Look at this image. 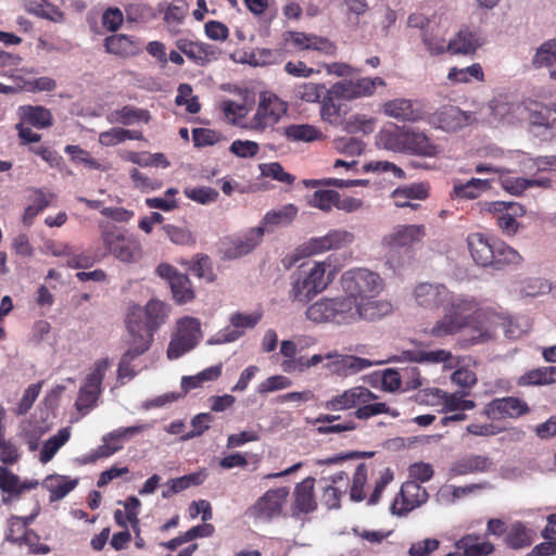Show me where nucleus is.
<instances>
[{
	"label": "nucleus",
	"instance_id": "obj_6",
	"mask_svg": "<svg viewBox=\"0 0 556 556\" xmlns=\"http://www.w3.org/2000/svg\"><path fill=\"white\" fill-rule=\"evenodd\" d=\"M287 112V104L271 93H263L256 108L254 116L243 128L263 131L267 127L277 124L280 117Z\"/></svg>",
	"mask_w": 556,
	"mask_h": 556
},
{
	"label": "nucleus",
	"instance_id": "obj_22",
	"mask_svg": "<svg viewBox=\"0 0 556 556\" xmlns=\"http://www.w3.org/2000/svg\"><path fill=\"white\" fill-rule=\"evenodd\" d=\"M374 397L376 396L369 390L365 388H354L328 401L326 408L332 410L348 409L358 404L366 403Z\"/></svg>",
	"mask_w": 556,
	"mask_h": 556
},
{
	"label": "nucleus",
	"instance_id": "obj_17",
	"mask_svg": "<svg viewBox=\"0 0 556 556\" xmlns=\"http://www.w3.org/2000/svg\"><path fill=\"white\" fill-rule=\"evenodd\" d=\"M376 298L368 296L357 302L356 323L359 320L375 321L391 314L393 309L392 304Z\"/></svg>",
	"mask_w": 556,
	"mask_h": 556
},
{
	"label": "nucleus",
	"instance_id": "obj_14",
	"mask_svg": "<svg viewBox=\"0 0 556 556\" xmlns=\"http://www.w3.org/2000/svg\"><path fill=\"white\" fill-rule=\"evenodd\" d=\"M422 225H400L383 237L382 243L390 249L410 248L425 237Z\"/></svg>",
	"mask_w": 556,
	"mask_h": 556
},
{
	"label": "nucleus",
	"instance_id": "obj_30",
	"mask_svg": "<svg viewBox=\"0 0 556 556\" xmlns=\"http://www.w3.org/2000/svg\"><path fill=\"white\" fill-rule=\"evenodd\" d=\"M334 323L338 325H351L356 323L357 302L344 294L333 298Z\"/></svg>",
	"mask_w": 556,
	"mask_h": 556
},
{
	"label": "nucleus",
	"instance_id": "obj_48",
	"mask_svg": "<svg viewBox=\"0 0 556 556\" xmlns=\"http://www.w3.org/2000/svg\"><path fill=\"white\" fill-rule=\"evenodd\" d=\"M334 97L328 94L324 98L320 115L324 122L338 126L342 123L341 106L334 102Z\"/></svg>",
	"mask_w": 556,
	"mask_h": 556
},
{
	"label": "nucleus",
	"instance_id": "obj_42",
	"mask_svg": "<svg viewBox=\"0 0 556 556\" xmlns=\"http://www.w3.org/2000/svg\"><path fill=\"white\" fill-rule=\"evenodd\" d=\"M222 374V364L204 369L195 376L182 377L181 388L185 392L201 387L204 382L216 380Z\"/></svg>",
	"mask_w": 556,
	"mask_h": 556
},
{
	"label": "nucleus",
	"instance_id": "obj_19",
	"mask_svg": "<svg viewBox=\"0 0 556 556\" xmlns=\"http://www.w3.org/2000/svg\"><path fill=\"white\" fill-rule=\"evenodd\" d=\"M470 114L454 105H446L434 113L439 127L446 131H456L470 123Z\"/></svg>",
	"mask_w": 556,
	"mask_h": 556
},
{
	"label": "nucleus",
	"instance_id": "obj_63",
	"mask_svg": "<svg viewBox=\"0 0 556 556\" xmlns=\"http://www.w3.org/2000/svg\"><path fill=\"white\" fill-rule=\"evenodd\" d=\"M336 148L339 152L349 155H358L364 150V143L356 138H340L336 140Z\"/></svg>",
	"mask_w": 556,
	"mask_h": 556
},
{
	"label": "nucleus",
	"instance_id": "obj_3",
	"mask_svg": "<svg viewBox=\"0 0 556 556\" xmlns=\"http://www.w3.org/2000/svg\"><path fill=\"white\" fill-rule=\"evenodd\" d=\"M340 286L344 294L359 302L368 296H377L383 290V280L378 273L359 267L344 271Z\"/></svg>",
	"mask_w": 556,
	"mask_h": 556
},
{
	"label": "nucleus",
	"instance_id": "obj_8",
	"mask_svg": "<svg viewBox=\"0 0 556 556\" xmlns=\"http://www.w3.org/2000/svg\"><path fill=\"white\" fill-rule=\"evenodd\" d=\"M498 327L504 329V334L508 339L519 338L522 332L511 319H506L497 314H488L485 323L473 329L477 334L466 337L464 342L466 344L485 343L494 338Z\"/></svg>",
	"mask_w": 556,
	"mask_h": 556
},
{
	"label": "nucleus",
	"instance_id": "obj_21",
	"mask_svg": "<svg viewBox=\"0 0 556 556\" xmlns=\"http://www.w3.org/2000/svg\"><path fill=\"white\" fill-rule=\"evenodd\" d=\"M468 247L473 261L483 267L494 264L493 242L481 233H472L468 237Z\"/></svg>",
	"mask_w": 556,
	"mask_h": 556
},
{
	"label": "nucleus",
	"instance_id": "obj_5",
	"mask_svg": "<svg viewBox=\"0 0 556 556\" xmlns=\"http://www.w3.org/2000/svg\"><path fill=\"white\" fill-rule=\"evenodd\" d=\"M101 239L109 252L121 262L135 263L141 257L140 243L135 238L119 231L116 227H106L102 230Z\"/></svg>",
	"mask_w": 556,
	"mask_h": 556
},
{
	"label": "nucleus",
	"instance_id": "obj_16",
	"mask_svg": "<svg viewBox=\"0 0 556 556\" xmlns=\"http://www.w3.org/2000/svg\"><path fill=\"white\" fill-rule=\"evenodd\" d=\"M260 318V314L244 315L241 313H236L230 318V323L236 329H225L224 332H220L215 338H212L208 343L223 344L236 341L243 333L239 330V328H253Z\"/></svg>",
	"mask_w": 556,
	"mask_h": 556
},
{
	"label": "nucleus",
	"instance_id": "obj_39",
	"mask_svg": "<svg viewBox=\"0 0 556 556\" xmlns=\"http://www.w3.org/2000/svg\"><path fill=\"white\" fill-rule=\"evenodd\" d=\"M168 285L177 303L184 304L193 300L194 292L187 275L179 273Z\"/></svg>",
	"mask_w": 556,
	"mask_h": 556
},
{
	"label": "nucleus",
	"instance_id": "obj_53",
	"mask_svg": "<svg viewBox=\"0 0 556 556\" xmlns=\"http://www.w3.org/2000/svg\"><path fill=\"white\" fill-rule=\"evenodd\" d=\"M26 119L38 128H46L52 124V115L50 111L43 106H29L26 113Z\"/></svg>",
	"mask_w": 556,
	"mask_h": 556
},
{
	"label": "nucleus",
	"instance_id": "obj_36",
	"mask_svg": "<svg viewBox=\"0 0 556 556\" xmlns=\"http://www.w3.org/2000/svg\"><path fill=\"white\" fill-rule=\"evenodd\" d=\"M326 459L317 460L319 465H326V468L321 470L320 482L325 483L326 486H332L337 483L349 482V471L343 468H339L344 460H338L336 463H326Z\"/></svg>",
	"mask_w": 556,
	"mask_h": 556
},
{
	"label": "nucleus",
	"instance_id": "obj_49",
	"mask_svg": "<svg viewBox=\"0 0 556 556\" xmlns=\"http://www.w3.org/2000/svg\"><path fill=\"white\" fill-rule=\"evenodd\" d=\"M435 27L437 26H432L430 29L422 33V42L430 54H441L447 50L445 40L441 37L439 29H435Z\"/></svg>",
	"mask_w": 556,
	"mask_h": 556
},
{
	"label": "nucleus",
	"instance_id": "obj_11",
	"mask_svg": "<svg viewBox=\"0 0 556 556\" xmlns=\"http://www.w3.org/2000/svg\"><path fill=\"white\" fill-rule=\"evenodd\" d=\"M126 326L130 337L128 350L141 349L143 354L153 341V331L146 327L142 307L136 306L130 309Z\"/></svg>",
	"mask_w": 556,
	"mask_h": 556
},
{
	"label": "nucleus",
	"instance_id": "obj_28",
	"mask_svg": "<svg viewBox=\"0 0 556 556\" xmlns=\"http://www.w3.org/2000/svg\"><path fill=\"white\" fill-rule=\"evenodd\" d=\"M532 64L535 68H546L556 79V39L547 40L536 49Z\"/></svg>",
	"mask_w": 556,
	"mask_h": 556
},
{
	"label": "nucleus",
	"instance_id": "obj_20",
	"mask_svg": "<svg viewBox=\"0 0 556 556\" xmlns=\"http://www.w3.org/2000/svg\"><path fill=\"white\" fill-rule=\"evenodd\" d=\"M265 232V228L256 227L251 229L243 238L231 241L230 245L225 250V257L238 258L249 254L254 250Z\"/></svg>",
	"mask_w": 556,
	"mask_h": 556
},
{
	"label": "nucleus",
	"instance_id": "obj_1",
	"mask_svg": "<svg viewBox=\"0 0 556 556\" xmlns=\"http://www.w3.org/2000/svg\"><path fill=\"white\" fill-rule=\"evenodd\" d=\"M486 316L488 314L477 311V304L475 301L463 296H453L451 294L450 300L444 304L443 317L435 323L430 330V333L433 337L441 338L454 334L462 329L469 327V331L462 338V344L464 346H469L470 344H466L464 339L466 337L477 334L473 332V329L476 327H481L485 323Z\"/></svg>",
	"mask_w": 556,
	"mask_h": 556
},
{
	"label": "nucleus",
	"instance_id": "obj_47",
	"mask_svg": "<svg viewBox=\"0 0 556 556\" xmlns=\"http://www.w3.org/2000/svg\"><path fill=\"white\" fill-rule=\"evenodd\" d=\"M488 459L483 456L476 455L466 458H462L456 462L452 470L457 475H465L473 471H482L486 468Z\"/></svg>",
	"mask_w": 556,
	"mask_h": 556
},
{
	"label": "nucleus",
	"instance_id": "obj_4",
	"mask_svg": "<svg viewBox=\"0 0 556 556\" xmlns=\"http://www.w3.org/2000/svg\"><path fill=\"white\" fill-rule=\"evenodd\" d=\"M388 148L422 157H437L441 153L438 144L424 131L414 127L397 128L391 136Z\"/></svg>",
	"mask_w": 556,
	"mask_h": 556
},
{
	"label": "nucleus",
	"instance_id": "obj_15",
	"mask_svg": "<svg viewBox=\"0 0 556 556\" xmlns=\"http://www.w3.org/2000/svg\"><path fill=\"white\" fill-rule=\"evenodd\" d=\"M399 359L415 362V363H428V364H440L443 363L445 367L452 368L456 364L451 352L446 350H433L428 351L420 343L413 350H406L397 356Z\"/></svg>",
	"mask_w": 556,
	"mask_h": 556
},
{
	"label": "nucleus",
	"instance_id": "obj_29",
	"mask_svg": "<svg viewBox=\"0 0 556 556\" xmlns=\"http://www.w3.org/2000/svg\"><path fill=\"white\" fill-rule=\"evenodd\" d=\"M481 46L476 34L469 30H459L447 43V51L452 54H470Z\"/></svg>",
	"mask_w": 556,
	"mask_h": 556
},
{
	"label": "nucleus",
	"instance_id": "obj_23",
	"mask_svg": "<svg viewBox=\"0 0 556 556\" xmlns=\"http://www.w3.org/2000/svg\"><path fill=\"white\" fill-rule=\"evenodd\" d=\"M353 233L346 230H333L325 237L313 239L309 243L311 253H321L330 249H339L352 243Z\"/></svg>",
	"mask_w": 556,
	"mask_h": 556
},
{
	"label": "nucleus",
	"instance_id": "obj_2",
	"mask_svg": "<svg viewBox=\"0 0 556 556\" xmlns=\"http://www.w3.org/2000/svg\"><path fill=\"white\" fill-rule=\"evenodd\" d=\"M334 275L336 270L329 262L302 264L291 276L289 298L293 302L306 303L323 292L331 283Z\"/></svg>",
	"mask_w": 556,
	"mask_h": 556
},
{
	"label": "nucleus",
	"instance_id": "obj_45",
	"mask_svg": "<svg viewBox=\"0 0 556 556\" xmlns=\"http://www.w3.org/2000/svg\"><path fill=\"white\" fill-rule=\"evenodd\" d=\"M115 121L123 125H130L134 122L142 121L149 123L151 115L147 110L137 109L130 105H125L115 113Z\"/></svg>",
	"mask_w": 556,
	"mask_h": 556
},
{
	"label": "nucleus",
	"instance_id": "obj_32",
	"mask_svg": "<svg viewBox=\"0 0 556 556\" xmlns=\"http://www.w3.org/2000/svg\"><path fill=\"white\" fill-rule=\"evenodd\" d=\"M489 110L494 119H504L511 115V118H519L523 116L526 105L522 103H509L501 98L493 99L489 103Z\"/></svg>",
	"mask_w": 556,
	"mask_h": 556
},
{
	"label": "nucleus",
	"instance_id": "obj_61",
	"mask_svg": "<svg viewBox=\"0 0 556 556\" xmlns=\"http://www.w3.org/2000/svg\"><path fill=\"white\" fill-rule=\"evenodd\" d=\"M220 134L207 128L192 130V139L195 147L213 146L220 140Z\"/></svg>",
	"mask_w": 556,
	"mask_h": 556
},
{
	"label": "nucleus",
	"instance_id": "obj_37",
	"mask_svg": "<svg viewBox=\"0 0 556 556\" xmlns=\"http://www.w3.org/2000/svg\"><path fill=\"white\" fill-rule=\"evenodd\" d=\"M35 518V515L29 517H12L9 520V528L5 533V540L12 543L22 544L29 532V522Z\"/></svg>",
	"mask_w": 556,
	"mask_h": 556
},
{
	"label": "nucleus",
	"instance_id": "obj_52",
	"mask_svg": "<svg viewBox=\"0 0 556 556\" xmlns=\"http://www.w3.org/2000/svg\"><path fill=\"white\" fill-rule=\"evenodd\" d=\"M338 200V192L334 190H317L313 193L308 203L323 211H329L336 206Z\"/></svg>",
	"mask_w": 556,
	"mask_h": 556
},
{
	"label": "nucleus",
	"instance_id": "obj_40",
	"mask_svg": "<svg viewBox=\"0 0 556 556\" xmlns=\"http://www.w3.org/2000/svg\"><path fill=\"white\" fill-rule=\"evenodd\" d=\"M493 249L494 264L492 266L496 269H501L504 265L518 264L521 261L520 254L502 241H493Z\"/></svg>",
	"mask_w": 556,
	"mask_h": 556
},
{
	"label": "nucleus",
	"instance_id": "obj_51",
	"mask_svg": "<svg viewBox=\"0 0 556 556\" xmlns=\"http://www.w3.org/2000/svg\"><path fill=\"white\" fill-rule=\"evenodd\" d=\"M260 170L262 176L270 177L277 181L285 182L288 185L293 184L295 179L294 176L285 172L282 166L277 162L261 164Z\"/></svg>",
	"mask_w": 556,
	"mask_h": 556
},
{
	"label": "nucleus",
	"instance_id": "obj_50",
	"mask_svg": "<svg viewBox=\"0 0 556 556\" xmlns=\"http://www.w3.org/2000/svg\"><path fill=\"white\" fill-rule=\"evenodd\" d=\"M506 543L511 548H522L531 545L532 538L522 525H515L506 536Z\"/></svg>",
	"mask_w": 556,
	"mask_h": 556
},
{
	"label": "nucleus",
	"instance_id": "obj_38",
	"mask_svg": "<svg viewBox=\"0 0 556 556\" xmlns=\"http://www.w3.org/2000/svg\"><path fill=\"white\" fill-rule=\"evenodd\" d=\"M314 489H295V498L292 505V516L299 517L314 511L317 508Z\"/></svg>",
	"mask_w": 556,
	"mask_h": 556
},
{
	"label": "nucleus",
	"instance_id": "obj_27",
	"mask_svg": "<svg viewBox=\"0 0 556 556\" xmlns=\"http://www.w3.org/2000/svg\"><path fill=\"white\" fill-rule=\"evenodd\" d=\"M457 551H462L466 556H489L494 551V545L489 541L480 542L478 534H466L455 542Z\"/></svg>",
	"mask_w": 556,
	"mask_h": 556
},
{
	"label": "nucleus",
	"instance_id": "obj_12",
	"mask_svg": "<svg viewBox=\"0 0 556 556\" xmlns=\"http://www.w3.org/2000/svg\"><path fill=\"white\" fill-rule=\"evenodd\" d=\"M413 294L417 305L427 309L444 306L451 298V292L444 285L429 282L418 283Z\"/></svg>",
	"mask_w": 556,
	"mask_h": 556
},
{
	"label": "nucleus",
	"instance_id": "obj_25",
	"mask_svg": "<svg viewBox=\"0 0 556 556\" xmlns=\"http://www.w3.org/2000/svg\"><path fill=\"white\" fill-rule=\"evenodd\" d=\"M383 112L386 115L408 122H415L421 118V111L415 109L410 100L394 99L383 104Z\"/></svg>",
	"mask_w": 556,
	"mask_h": 556
},
{
	"label": "nucleus",
	"instance_id": "obj_60",
	"mask_svg": "<svg viewBox=\"0 0 556 556\" xmlns=\"http://www.w3.org/2000/svg\"><path fill=\"white\" fill-rule=\"evenodd\" d=\"M258 149V144L251 140H235L229 147V151L232 154L242 159L255 156Z\"/></svg>",
	"mask_w": 556,
	"mask_h": 556
},
{
	"label": "nucleus",
	"instance_id": "obj_33",
	"mask_svg": "<svg viewBox=\"0 0 556 556\" xmlns=\"http://www.w3.org/2000/svg\"><path fill=\"white\" fill-rule=\"evenodd\" d=\"M333 298H324L306 309V317L315 323H334Z\"/></svg>",
	"mask_w": 556,
	"mask_h": 556
},
{
	"label": "nucleus",
	"instance_id": "obj_62",
	"mask_svg": "<svg viewBox=\"0 0 556 556\" xmlns=\"http://www.w3.org/2000/svg\"><path fill=\"white\" fill-rule=\"evenodd\" d=\"M222 110L225 117L232 125H240L238 118L244 117L247 109L242 104H238L235 101L226 100L222 103Z\"/></svg>",
	"mask_w": 556,
	"mask_h": 556
},
{
	"label": "nucleus",
	"instance_id": "obj_46",
	"mask_svg": "<svg viewBox=\"0 0 556 556\" xmlns=\"http://www.w3.org/2000/svg\"><path fill=\"white\" fill-rule=\"evenodd\" d=\"M489 188V180L471 178L466 184L456 185L454 187V193L457 197L465 199H476L481 191Z\"/></svg>",
	"mask_w": 556,
	"mask_h": 556
},
{
	"label": "nucleus",
	"instance_id": "obj_57",
	"mask_svg": "<svg viewBox=\"0 0 556 556\" xmlns=\"http://www.w3.org/2000/svg\"><path fill=\"white\" fill-rule=\"evenodd\" d=\"M42 387V381L30 384L24 392V395L15 408V413L18 416L26 415L31 408L34 402L38 397Z\"/></svg>",
	"mask_w": 556,
	"mask_h": 556
},
{
	"label": "nucleus",
	"instance_id": "obj_18",
	"mask_svg": "<svg viewBox=\"0 0 556 556\" xmlns=\"http://www.w3.org/2000/svg\"><path fill=\"white\" fill-rule=\"evenodd\" d=\"M427 498V489H400L391 506L392 513L404 515L420 506Z\"/></svg>",
	"mask_w": 556,
	"mask_h": 556
},
{
	"label": "nucleus",
	"instance_id": "obj_44",
	"mask_svg": "<svg viewBox=\"0 0 556 556\" xmlns=\"http://www.w3.org/2000/svg\"><path fill=\"white\" fill-rule=\"evenodd\" d=\"M105 48L108 52L122 56L132 54L135 51L132 40L126 35H113L106 37Z\"/></svg>",
	"mask_w": 556,
	"mask_h": 556
},
{
	"label": "nucleus",
	"instance_id": "obj_56",
	"mask_svg": "<svg viewBox=\"0 0 556 556\" xmlns=\"http://www.w3.org/2000/svg\"><path fill=\"white\" fill-rule=\"evenodd\" d=\"M184 193L187 198L201 204L214 202L218 198V191L211 187L186 188Z\"/></svg>",
	"mask_w": 556,
	"mask_h": 556
},
{
	"label": "nucleus",
	"instance_id": "obj_64",
	"mask_svg": "<svg viewBox=\"0 0 556 556\" xmlns=\"http://www.w3.org/2000/svg\"><path fill=\"white\" fill-rule=\"evenodd\" d=\"M440 542L437 539H425L418 541L409 547V554L412 556H429L432 552L438 549Z\"/></svg>",
	"mask_w": 556,
	"mask_h": 556
},
{
	"label": "nucleus",
	"instance_id": "obj_43",
	"mask_svg": "<svg viewBox=\"0 0 556 556\" xmlns=\"http://www.w3.org/2000/svg\"><path fill=\"white\" fill-rule=\"evenodd\" d=\"M291 40L294 46L302 49L329 51L331 48V45L327 39L317 37L315 35H306L304 33H291Z\"/></svg>",
	"mask_w": 556,
	"mask_h": 556
},
{
	"label": "nucleus",
	"instance_id": "obj_54",
	"mask_svg": "<svg viewBox=\"0 0 556 556\" xmlns=\"http://www.w3.org/2000/svg\"><path fill=\"white\" fill-rule=\"evenodd\" d=\"M206 477V469H201L179 478H170L164 483V486H198L205 482Z\"/></svg>",
	"mask_w": 556,
	"mask_h": 556
},
{
	"label": "nucleus",
	"instance_id": "obj_59",
	"mask_svg": "<svg viewBox=\"0 0 556 556\" xmlns=\"http://www.w3.org/2000/svg\"><path fill=\"white\" fill-rule=\"evenodd\" d=\"M129 160L139 166H162L167 167L169 162L163 153H131Z\"/></svg>",
	"mask_w": 556,
	"mask_h": 556
},
{
	"label": "nucleus",
	"instance_id": "obj_34",
	"mask_svg": "<svg viewBox=\"0 0 556 556\" xmlns=\"http://www.w3.org/2000/svg\"><path fill=\"white\" fill-rule=\"evenodd\" d=\"M142 311L146 327L153 332L165 321L167 316L165 304L157 300H150Z\"/></svg>",
	"mask_w": 556,
	"mask_h": 556
},
{
	"label": "nucleus",
	"instance_id": "obj_35",
	"mask_svg": "<svg viewBox=\"0 0 556 556\" xmlns=\"http://www.w3.org/2000/svg\"><path fill=\"white\" fill-rule=\"evenodd\" d=\"M283 134L290 141L312 142L319 140L323 137V134L319 129L308 124L289 125L285 128Z\"/></svg>",
	"mask_w": 556,
	"mask_h": 556
},
{
	"label": "nucleus",
	"instance_id": "obj_31",
	"mask_svg": "<svg viewBox=\"0 0 556 556\" xmlns=\"http://www.w3.org/2000/svg\"><path fill=\"white\" fill-rule=\"evenodd\" d=\"M325 357L330 359L336 358L333 362V364L337 366L336 370L343 371L344 375H353L363 370L364 368L371 366L370 361L353 355L328 353Z\"/></svg>",
	"mask_w": 556,
	"mask_h": 556
},
{
	"label": "nucleus",
	"instance_id": "obj_9",
	"mask_svg": "<svg viewBox=\"0 0 556 556\" xmlns=\"http://www.w3.org/2000/svg\"><path fill=\"white\" fill-rule=\"evenodd\" d=\"M288 494V489H268V491L247 510V515L256 520L270 521L280 516Z\"/></svg>",
	"mask_w": 556,
	"mask_h": 556
},
{
	"label": "nucleus",
	"instance_id": "obj_41",
	"mask_svg": "<svg viewBox=\"0 0 556 556\" xmlns=\"http://www.w3.org/2000/svg\"><path fill=\"white\" fill-rule=\"evenodd\" d=\"M71 437L70 428L65 427L59 430L58 434L47 440L40 452V462L48 463L53 458L62 445H64Z\"/></svg>",
	"mask_w": 556,
	"mask_h": 556
},
{
	"label": "nucleus",
	"instance_id": "obj_58",
	"mask_svg": "<svg viewBox=\"0 0 556 556\" xmlns=\"http://www.w3.org/2000/svg\"><path fill=\"white\" fill-rule=\"evenodd\" d=\"M327 94L334 97L336 99L351 100L358 98L354 80H341L332 85L328 90Z\"/></svg>",
	"mask_w": 556,
	"mask_h": 556
},
{
	"label": "nucleus",
	"instance_id": "obj_26",
	"mask_svg": "<svg viewBox=\"0 0 556 556\" xmlns=\"http://www.w3.org/2000/svg\"><path fill=\"white\" fill-rule=\"evenodd\" d=\"M528 114L532 126L552 128L556 125V108H551L538 102L526 105L523 115Z\"/></svg>",
	"mask_w": 556,
	"mask_h": 556
},
{
	"label": "nucleus",
	"instance_id": "obj_10",
	"mask_svg": "<svg viewBox=\"0 0 556 556\" xmlns=\"http://www.w3.org/2000/svg\"><path fill=\"white\" fill-rule=\"evenodd\" d=\"M109 365L110 363L108 359H100L96 363L93 371L87 376L86 382L80 388L78 399L75 404L79 412L84 409L87 410L96 404L101 393V383Z\"/></svg>",
	"mask_w": 556,
	"mask_h": 556
},
{
	"label": "nucleus",
	"instance_id": "obj_13",
	"mask_svg": "<svg viewBox=\"0 0 556 556\" xmlns=\"http://www.w3.org/2000/svg\"><path fill=\"white\" fill-rule=\"evenodd\" d=\"M529 410L528 405L517 397H501L491 401L484 408L483 414L492 420L506 417L516 418Z\"/></svg>",
	"mask_w": 556,
	"mask_h": 556
},
{
	"label": "nucleus",
	"instance_id": "obj_55",
	"mask_svg": "<svg viewBox=\"0 0 556 556\" xmlns=\"http://www.w3.org/2000/svg\"><path fill=\"white\" fill-rule=\"evenodd\" d=\"M448 79L458 83H468L470 77H475L478 80L483 79V72L479 64H472L466 68L453 67L448 73Z\"/></svg>",
	"mask_w": 556,
	"mask_h": 556
},
{
	"label": "nucleus",
	"instance_id": "obj_7",
	"mask_svg": "<svg viewBox=\"0 0 556 556\" xmlns=\"http://www.w3.org/2000/svg\"><path fill=\"white\" fill-rule=\"evenodd\" d=\"M201 336L200 323L195 318L185 317L179 320L177 332L172 337L167 357L176 359L191 351L198 344Z\"/></svg>",
	"mask_w": 556,
	"mask_h": 556
},
{
	"label": "nucleus",
	"instance_id": "obj_24",
	"mask_svg": "<svg viewBox=\"0 0 556 556\" xmlns=\"http://www.w3.org/2000/svg\"><path fill=\"white\" fill-rule=\"evenodd\" d=\"M298 214V207L293 204H287L278 210H273L266 213L260 227L265 228V231L271 232L276 228L289 226Z\"/></svg>",
	"mask_w": 556,
	"mask_h": 556
}]
</instances>
